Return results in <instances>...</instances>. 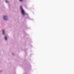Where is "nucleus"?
<instances>
[{
  "label": "nucleus",
  "mask_w": 74,
  "mask_h": 74,
  "mask_svg": "<svg viewBox=\"0 0 74 74\" xmlns=\"http://www.w3.org/2000/svg\"><path fill=\"white\" fill-rule=\"evenodd\" d=\"M3 19L4 20H7V16H4Z\"/></svg>",
  "instance_id": "f03ea898"
},
{
  "label": "nucleus",
  "mask_w": 74,
  "mask_h": 74,
  "mask_svg": "<svg viewBox=\"0 0 74 74\" xmlns=\"http://www.w3.org/2000/svg\"><path fill=\"white\" fill-rule=\"evenodd\" d=\"M20 8L21 10V13L22 14V15H23V16H25V15H27V14L25 13V11H24V10H23V9L22 8V6L20 7Z\"/></svg>",
  "instance_id": "f257e3e1"
},
{
  "label": "nucleus",
  "mask_w": 74,
  "mask_h": 74,
  "mask_svg": "<svg viewBox=\"0 0 74 74\" xmlns=\"http://www.w3.org/2000/svg\"><path fill=\"white\" fill-rule=\"evenodd\" d=\"M5 40H7V37H6V36H5Z\"/></svg>",
  "instance_id": "7ed1b4c3"
},
{
  "label": "nucleus",
  "mask_w": 74,
  "mask_h": 74,
  "mask_svg": "<svg viewBox=\"0 0 74 74\" xmlns=\"http://www.w3.org/2000/svg\"><path fill=\"white\" fill-rule=\"evenodd\" d=\"M5 1L6 3H8V1Z\"/></svg>",
  "instance_id": "423d86ee"
},
{
  "label": "nucleus",
  "mask_w": 74,
  "mask_h": 74,
  "mask_svg": "<svg viewBox=\"0 0 74 74\" xmlns=\"http://www.w3.org/2000/svg\"><path fill=\"white\" fill-rule=\"evenodd\" d=\"M5 33H4V30H3V34H4Z\"/></svg>",
  "instance_id": "20e7f679"
},
{
  "label": "nucleus",
  "mask_w": 74,
  "mask_h": 74,
  "mask_svg": "<svg viewBox=\"0 0 74 74\" xmlns=\"http://www.w3.org/2000/svg\"><path fill=\"white\" fill-rule=\"evenodd\" d=\"M20 1H23V0H19Z\"/></svg>",
  "instance_id": "39448f33"
}]
</instances>
